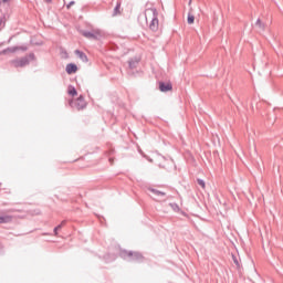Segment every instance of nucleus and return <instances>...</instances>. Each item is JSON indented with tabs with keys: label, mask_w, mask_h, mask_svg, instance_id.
Wrapping results in <instances>:
<instances>
[{
	"label": "nucleus",
	"mask_w": 283,
	"mask_h": 283,
	"mask_svg": "<svg viewBox=\"0 0 283 283\" xmlns=\"http://www.w3.org/2000/svg\"><path fill=\"white\" fill-rule=\"evenodd\" d=\"M146 21H150V30H153L154 32L158 30V13L156 12V9L146 10Z\"/></svg>",
	"instance_id": "f257e3e1"
},
{
	"label": "nucleus",
	"mask_w": 283,
	"mask_h": 283,
	"mask_svg": "<svg viewBox=\"0 0 283 283\" xmlns=\"http://www.w3.org/2000/svg\"><path fill=\"white\" fill-rule=\"evenodd\" d=\"M69 104L71 107H75V109H77L78 112H81V109H85V107H87V102H85L84 96H80L75 102L70 101Z\"/></svg>",
	"instance_id": "f03ea898"
},
{
	"label": "nucleus",
	"mask_w": 283,
	"mask_h": 283,
	"mask_svg": "<svg viewBox=\"0 0 283 283\" xmlns=\"http://www.w3.org/2000/svg\"><path fill=\"white\" fill-rule=\"evenodd\" d=\"M13 67H25L30 63V60L28 57H22L18 60H13L12 62Z\"/></svg>",
	"instance_id": "7ed1b4c3"
},
{
	"label": "nucleus",
	"mask_w": 283,
	"mask_h": 283,
	"mask_svg": "<svg viewBox=\"0 0 283 283\" xmlns=\"http://www.w3.org/2000/svg\"><path fill=\"white\" fill-rule=\"evenodd\" d=\"M82 34L86 39H98L101 36V31H83Z\"/></svg>",
	"instance_id": "20e7f679"
},
{
	"label": "nucleus",
	"mask_w": 283,
	"mask_h": 283,
	"mask_svg": "<svg viewBox=\"0 0 283 283\" xmlns=\"http://www.w3.org/2000/svg\"><path fill=\"white\" fill-rule=\"evenodd\" d=\"M76 72H78V66H76V64L71 63L66 65L67 74H76Z\"/></svg>",
	"instance_id": "39448f33"
},
{
	"label": "nucleus",
	"mask_w": 283,
	"mask_h": 283,
	"mask_svg": "<svg viewBox=\"0 0 283 283\" xmlns=\"http://www.w3.org/2000/svg\"><path fill=\"white\" fill-rule=\"evenodd\" d=\"M159 90H160V92H171L172 86L170 83L165 84V83L160 82Z\"/></svg>",
	"instance_id": "423d86ee"
},
{
	"label": "nucleus",
	"mask_w": 283,
	"mask_h": 283,
	"mask_svg": "<svg viewBox=\"0 0 283 283\" xmlns=\"http://www.w3.org/2000/svg\"><path fill=\"white\" fill-rule=\"evenodd\" d=\"M254 28H258V30H266V24L264 22H262L261 19H258L254 23Z\"/></svg>",
	"instance_id": "0eeeda50"
},
{
	"label": "nucleus",
	"mask_w": 283,
	"mask_h": 283,
	"mask_svg": "<svg viewBox=\"0 0 283 283\" xmlns=\"http://www.w3.org/2000/svg\"><path fill=\"white\" fill-rule=\"evenodd\" d=\"M8 222H12V217L11 216H0V224H6Z\"/></svg>",
	"instance_id": "6e6552de"
},
{
	"label": "nucleus",
	"mask_w": 283,
	"mask_h": 283,
	"mask_svg": "<svg viewBox=\"0 0 283 283\" xmlns=\"http://www.w3.org/2000/svg\"><path fill=\"white\" fill-rule=\"evenodd\" d=\"M67 94L70 96H77L78 95V92H76V88L74 86H69L67 87Z\"/></svg>",
	"instance_id": "1a4fd4ad"
},
{
	"label": "nucleus",
	"mask_w": 283,
	"mask_h": 283,
	"mask_svg": "<svg viewBox=\"0 0 283 283\" xmlns=\"http://www.w3.org/2000/svg\"><path fill=\"white\" fill-rule=\"evenodd\" d=\"M75 54H77V56H80V59L82 60V61H87V55H85L83 52H81V51H75Z\"/></svg>",
	"instance_id": "9d476101"
},
{
	"label": "nucleus",
	"mask_w": 283,
	"mask_h": 283,
	"mask_svg": "<svg viewBox=\"0 0 283 283\" xmlns=\"http://www.w3.org/2000/svg\"><path fill=\"white\" fill-rule=\"evenodd\" d=\"M193 21H196V17H193V14L189 13L188 14V23H189V25L193 24Z\"/></svg>",
	"instance_id": "9b49d317"
},
{
	"label": "nucleus",
	"mask_w": 283,
	"mask_h": 283,
	"mask_svg": "<svg viewBox=\"0 0 283 283\" xmlns=\"http://www.w3.org/2000/svg\"><path fill=\"white\" fill-rule=\"evenodd\" d=\"M2 25H6V17L0 15V28H2Z\"/></svg>",
	"instance_id": "f8f14e48"
},
{
	"label": "nucleus",
	"mask_w": 283,
	"mask_h": 283,
	"mask_svg": "<svg viewBox=\"0 0 283 283\" xmlns=\"http://www.w3.org/2000/svg\"><path fill=\"white\" fill-rule=\"evenodd\" d=\"M198 185H199L202 189H205V187H206L205 180H202V179H198Z\"/></svg>",
	"instance_id": "ddd939ff"
},
{
	"label": "nucleus",
	"mask_w": 283,
	"mask_h": 283,
	"mask_svg": "<svg viewBox=\"0 0 283 283\" xmlns=\"http://www.w3.org/2000/svg\"><path fill=\"white\" fill-rule=\"evenodd\" d=\"M63 227H65V221H62L61 224H59L57 227H55V229L57 231H61V229H63Z\"/></svg>",
	"instance_id": "4468645a"
},
{
	"label": "nucleus",
	"mask_w": 283,
	"mask_h": 283,
	"mask_svg": "<svg viewBox=\"0 0 283 283\" xmlns=\"http://www.w3.org/2000/svg\"><path fill=\"white\" fill-rule=\"evenodd\" d=\"M63 227H65V221H62L61 224H59L57 227H55V229L57 231H61V229H63Z\"/></svg>",
	"instance_id": "2eb2a0df"
},
{
	"label": "nucleus",
	"mask_w": 283,
	"mask_h": 283,
	"mask_svg": "<svg viewBox=\"0 0 283 283\" xmlns=\"http://www.w3.org/2000/svg\"><path fill=\"white\" fill-rule=\"evenodd\" d=\"M130 255L135 258V260L143 258V255H140L139 253H130Z\"/></svg>",
	"instance_id": "dca6fc26"
},
{
	"label": "nucleus",
	"mask_w": 283,
	"mask_h": 283,
	"mask_svg": "<svg viewBox=\"0 0 283 283\" xmlns=\"http://www.w3.org/2000/svg\"><path fill=\"white\" fill-rule=\"evenodd\" d=\"M153 193H155V196H165V192H160L158 190H153Z\"/></svg>",
	"instance_id": "f3484780"
},
{
	"label": "nucleus",
	"mask_w": 283,
	"mask_h": 283,
	"mask_svg": "<svg viewBox=\"0 0 283 283\" xmlns=\"http://www.w3.org/2000/svg\"><path fill=\"white\" fill-rule=\"evenodd\" d=\"M115 13L120 14V4H117L115 8Z\"/></svg>",
	"instance_id": "a211bd4d"
},
{
	"label": "nucleus",
	"mask_w": 283,
	"mask_h": 283,
	"mask_svg": "<svg viewBox=\"0 0 283 283\" xmlns=\"http://www.w3.org/2000/svg\"><path fill=\"white\" fill-rule=\"evenodd\" d=\"M72 6H74V1H71V2L66 6L67 10H70V8H72Z\"/></svg>",
	"instance_id": "6ab92c4d"
},
{
	"label": "nucleus",
	"mask_w": 283,
	"mask_h": 283,
	"mask_svg": "<svg viewBox=\"0 0 283 283\" xmlns=\"http://www.w3.org/2000/svg\"><path fill=\"white\" fill-rule=\"evenodd\" d=\"M54 235H59V230L54 228Z\"/></svg>",
	"instance_id": "aec40b11"
},
{
	"label": "nucleus",
	"mask_w": 283,
	"mask_h": 283,
	"mask_svg": "<svg viewBox=\"0 0 283 283\" xmlns=\"http://www.w3.org/2000/svg\"><path fill=\"white\" fill-rule=\"evenodd\" d=\"M45 3H52V0H44Z\"/></svg>",
	"instance_id": "412c9836"
},
{
	"label": "nucleus",
	"mask_w": 283,
	"mask_h": 283,
	"mask_svg": "<svg viewBox=\"0 0 283 283\" xmlns=\"http://www.w3.org/2000/svg\"><path fill=\"white\" fill-rule=\"evenodd\" d=\"M2 1H4V2H6V1H8V0H2Z\"/></svg>",
	"instance_id": "4be33fe9"
}]
</instances>
